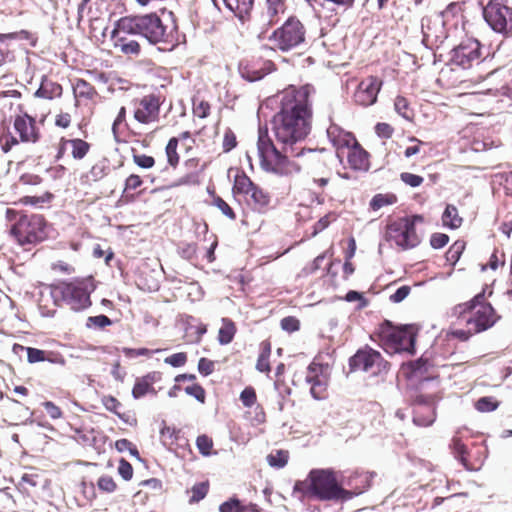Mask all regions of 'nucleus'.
<instances>
[{
	"mask_svg": "<svg viewBox=\"0 0 512 512\" xmlns=\"http://www.w3.org/2000/svg\"><path fill=\"white\" fill-rule=\"evenodd\" d=\"M310 86L290 87L279 94L280 107L272 118L274 142L267 131L259 129L257 152L261 168L280 177H292L301 166L291 160L304 154L299 147L311 131L312 108Z\"/></svg>",
	"mask_w": 512,
	"mask_h": 512,
	"instance_id": "nucleus-1",
	"label": "nucleus"
},
{
	"mask_svg": "<svg viewBox=\"0 0 512 512\" xmlns=\"http://www.w3.org/2000/svg\"><path fill=\"white\" fill-rule=\"evenodd\" d=\"M368 481L367 474L356 473L345 481L342 473L332 469H312L305 480L296 481L293 491L321 501H345L361 494Z\"/></svg>",
	"mask_w": 512,
	"mask_h": 512,
	"instance_id": "nucleus-2",
	"label": "nucleus"
},
{
	"mask_svg": "<svg viewBox=\"0 0 512 512\" xmlns=\"http://www.w3.org/2000/svg\"><path fill=\"white\" fill-rule=\"evenodd\" d=\"M7 218L13 221L10 235L18 245L30 248L47 238V223L42 215L7 209Z\"/></svg>",
	"mask_w": 512,
	"mask_h": 512,
	"instance_id": "nucleus-3",
	"label": "nucleus"
},
{
	"mask_svg": "<svg viewBox=\"0 0 512 512\" xmlns=\"http://www.w3.org/2000/svg\"><path fill=\"white\" fill-rule=\"evenodd\" d=\"M484 296L478 294L468 303H463L455 307L454 312L463 316L466 326L471 328L472 333H480L492 327L496 322V315L493 307L488 303H483Z\"/></svg>",
	"mask_w": 512,
	"mask_h": 512,
	"instance_id": "nucleus-4",
	"label": "nucleus"
},
{
	"mask_svg": "<svg viewBox=\"0 0 512 512\" xmlns=\"http://www.w3.org/2000/svg\"><path fill=\"white\" fill-rule=\"evenodd\" d=\"M128 20L127 24L123 25L125 31H136L151 44L168 41V27L157 14L128 17Z\"/></svg>",
	"mask_w": 512,
	"mask_h": 512,
	"instance_id": "nucleus-5",
	"label": "nucleus"
},
{
	"mask_svg": "<svg viewBox=\"0 0 512 512\" xmlns=\"http://www.w3.org/2000/svg\"><path fill=\"white\" fill-rule=\"evenodd\" d=\"M422 221L420 215L399 218L387 225L385 238L403 250L414 248L420 243L415 225Z\"/></svg>",
	"mask_w": 512,
	"mask_h": 512,
	"instance_id": "nucleus-6",
	"label": "nucleus"
},
{
	"mask_svg": "<svg viewBox=\"0 0 512 512\" xmlns=\"http://www.w3.org/2000/svg\"><path fill=\"white\" fill-rule=\"evenodd\" d=\"M379 336L384 350L389 354L412 353L414 350L415 334L411 328H396L385 322L380 326Z\"/></svg>",
	"mask_w": 512,
	"mask_h": 512,
	"instance_id": "nucleus-7",
	"label": "nucleus"
},
{
	"mask_svg": "<svg viewBox=\"0 0 512 512\" xmlns=\"http://www.w3.org/2000/svg\"><path fill=\"white\" fill-rule=\"evenodd\" d=\"M305 27L296 17H289L284 24L276 29L268 40L275 49L283 52L290 51L305 42Z\"/></svg>",
	"mask_w": 512,
	"mask_h": 512,
	"instance_id": "nucleus-8",
	"label": "nucleus"
},
{
	"mask_svg": "<svg viewBox=\"0 0 512 512\" xmlns=\"http://www.w3.org/2000/svg\"><path fill=\"white\" fill-rule=\"evenodd\" d=\"M86 282L62 283L53 289L55 301L61 299L74 311H82L91 306L90 293Z\"/></svg>",
	"mask_w": 512,
	"mask_h": 512,
	"instance_id": "nucleus-9",
	"label": "nucleus"
},
{
	"mask_svg": "<svg viewBox=\"0 0 512 512\" xmlns=\"http://www.w3.org/2000/svg\"><path fill=\"white\" fill-rule=\"evenodd\" d=\"M483 16L491 29L503 35L512 34V6L503 0H490L484 7Z\"/></svg>",
	"mask_w": 512,
	"mask_h": 512,
	"instance_id": "nucleus-10",
	"label": "nucleus"
},
{
	"mask_svg": "<svg viewBox=\"0 0 512 512\" xmlns=\"http://www.w3.org/2000/svg\"><path fill=\"white\" fill-rule=\"evenodd\" d=\"M14 131L19 135V140L12 134L8 133L0 137L2 149L8 152L19 141L25 143H35L39 140V131L36 127L35 119L27 114L18 115L13 123Z\"/></svg>",
	"mask_w": 512,
	"mask_h": 512,
	"instance_id": "nucleus-11",
	"label": "nucleus"
},
{
	"mask_svg": "<svg viewBox=\"0 0 512 512\" xmlns=\"http://www.w3.org/2000/svg\"><path fill=\"white\" fill-rule=\"evenodd\" d=\"M162 98L156 94H148L134 101V119L143 125H152L159 121Z\"/></svg>",
	"mask_w": 512,
	"mask_h": 512,
	"instance_id": "nucleus-12",
	"label": "nucleus"
},
{
	"mask_svg": "<svg viewBox=\"0 0 512 512\" xmlns=\"http://www.w3.org/2000/svg\"><path fill=\"white\" fill-rule=\"evenodd\" d=\"M128 17H122L116 21L114 29L111 32V41L113 47L125 55L138 56L141 48L137 40L132 39L131 36L138 35L136 31H125V25Z\"/></svg>",
	"mask_w": 512,
	"mask_h": 512,
	"instance_id": "nucleus-13",
	"label": "nucleus"
},
{
	"mask_svg": "<svg viewBox=\"0 0 512 512\" xmlns=\"http://www.w3.org/2000/svg\"><path fill=\"white\" fill-rule=\"evenodd\" d=\"M480 48L481 45L478 40L466 39L451 51L450 61L458 67L468 69L474 63L479 62Z\"/></svg>",
	"mask_w": 512,
	"mask_h": 512,
	"instance_id": "nucleus-14",
	"label": "nucleus"
},
{
	"mask_svg": "<svg viewBox=\"0 0 512 512\" xmlns=\"http://www.w3.org/2000/svg\"><path fill=\"white\" fill-rule=\"evenodd\" d=\"M350 366L355 370H362L377 375L386 369L387 363L381 354L371 348L359 350L351 359Z\"/></svg>",
	"mask_w": 512,
	"mask_h": 512,
	"instance_id": "nucleus-15",
	"label": "nucleus"
},
{
	"mask_svg": "<svg viewBox=\"0 0 512 512\" xmlns=\"http://www.w3.org/2000/svg\"><path fill=\"white\" fill-rule=\"evenodd\" d=\"M329 379V366L312 362L308 368L305 380L310 385V392L314 399L325 397Z\"/></svg>",
	"mask_w": 512,
	"mask_h": 512,
	"instance_id": "nucleus-16",
	"label": "nucleus"
},
{
	"mask_svg": "<svg viewBox=\"0 0 512 512\" xmlns=\"http://www.w3.org/2000/svg\"><path fill=\"white\" fill-rule=\"evenodd\" d=\"M382 82L375 76H369L363 79L354 93V100L361 106H370L377 100Z\"/></svg>",
	"mask_w": 512,
	"mask_h": 512,
	"instance_id": "nucleus-17",
	"label": "nucleus"
},
{
	"mask_svg": "<svg viewBox=\"0 0 512 512\" xmlns=\"http://www.w3.org/2000/svg\"><path fill=\"white\" fill-rule=\"evenodd\" d=\"M327 136L335 148L336 155L340 161L344 158V152L352 145H355L357 141L352 133L345 131L336 124H331L327 128Z\"/></svg>",
	"mask_w": 512,
	"mask_h": 512,
	"instance_id": "nucleus-18",
	"label": "nucleus"
},
{
	"mask_svg": "<svg viewBox=\"0 0 512 512\" xmlns=\"http://www.w3.org/2000/svg\"><path fill=\"white\" fill-rule=\"evenodd\" d=\"M160 441L162 445L170 451L176 450L177 447L187 445V440L181 436V430L167 426L164 421L160 429Z\"/></svg>",
	"mask_w": 512,
	"mask_h": 512,
	"instance_id": "nucleus-19",
	"label": "nucleus"
},
{
	"mask_svg": "<svg viewBox=\"0 0 512 512\" xmlns=\"http://www.w3.org/2000/svg\"><path fill=\"white\" fill-rule=\"evenodd\" d=\"M344 157L351 168L355 170L366 169L368 166V154L356 141L355 145H352L344 152Z\"/></svg>",
	"mask_w": 512,
	"mask_h": 512,
	"instance_id": "nucleus-20",
	"label": "nucleus"
},
{
	"mask_svg": "<svg viewBox=\"0 0 512 512\" xmlns=\"http://www.w3.org/2000/svg\"><path fill=\"white\" fill-rule=\"evenodd\" d=\"M160 380L161 373L159 372H152L141 379H138L132 390L133 397L139 399L150 392L155 394L156 392L154 391L152 384Z\"/></svg>",
	"mask_w": 512,
	"mask_h": 512,
	"instance_id": "nucleus-21",
	"label": "nucleus"
},
{
	"mask_svg": "<svg viewBox=\"0 0 512 512\" xmlns=\"http://www.w3.org/2000/svg\"><path fill=\"white\" fill-rule=\"evenodd\" d=\"M435 421V413L431 406L420 404L416 407L413 422L417 426L427 427Z\"/></svg>",
	"mask_w": 512,
	"mask_h": 512,
	"instance_id": "nucleus-22",
	"label": "nucleus"
},
{
	"mask_svg": "<svg viewBox=\"0 0 512 512\" xmlns=\"http://www.w3.org/2000/svg\"><path fill=\"white\" fill-rule=\"evenodd\" d=\"M223 2L237 17L243 19L251 11L254 0H223Z\"/></svg>",
	"mask_w": 512,
	"mask_h": 512,
	"instance_id": "nucleus-23",
	"label": "nucleus"
},
{
	"mask_svg": "<svg viewBox=\"0 0 512 512\" xmlns=\"http://www.w3.org/2000/svg\"><path fill=\"white\" fill-rule=\"evenodd\" d=\"M236 333V327L232 320L228 318L222 319V326L219 329L218 341L222 345L229 344Z\"/></svg>",
	"mask_w": 512,
	"mask_h": 512,
	"instance_id": "nucleus-24",
	"label": "nucleus"
},
{
	"mask_svg": "<svg viewBox=\"0 0 512 512\" xmlns=\"http://www.w3.org/2000/svg\"><path fill=\"white\" fill-rule=\"evenodd\" d=\"M65 144H69L71 155L76 160L83 159L90 150V144L82 139H69Z\"/></svg>",
	"mask_w": 512,
	"mask_h": 512,
	"instance_id": "nucleus-25",
	"label": "nucleus"
},
{
	"mask_svg": "<svg viewBox=\"0 0 512 512\" xmlns=\"http://www.w3.org/2000/svg\"><path fill=\"white\" fill-rule=\"evenodd\" d=\"M443 225L451 229L459 228L462 224V218L458 215V210L453 205H447L442 215Z\"/></svg>",
	"mask_w": 512,
	"mask_h": 512,
	"instance_id": "nucleus-26",
	"label": "nucleus"
},
{
	"mask_svg": "<svg viewBox=\"0 0 512 512\" xmlns=\"http://www.w3.org/2000/svg\"><path fill=\"white\" fill-rule=\"evenodd\" d=\"M284 10L285 6L282 0H266V15L269 18V24L277 22L278 15Z\"/></svg>",
	"mask_w": 512,
	"mask_h": 512,
	"instance_id": "nucleus-27",
	"label": "nucleus"
},
{
	"mask_svg": "<svg viewBox=\"0 0 512 512\" xmlns=\"http://www.w3.org/2000/svg\"><path fill=\"white\" fill-rule=\"evenodd\" d=\"M395 111L404 119L411 121L414 117L413 109L410 108L408 100L403 96H397L394 101Z\"/></svg>",
	"mask_w": 512,
	"mask_h": 512,
	"instance_id": "nucleus-28",
	"label": "nucleus"
},
{
	"mask_svg": "<svg viewBox=\"0 0 512 512\" xmlns=\"http://www.w3.org/2000/svg\"><path fill=\"white\" fill-rule=\"evenodd\" d=\"M258 209L265 208L269 202H270V196L268 193H266L264 190H262L260 187L255 185L253 189L248 194Z\"/></svg>",
	"mask_w": 512,
	"mask_h": 512,
	"instance_id": "nucleus-29",
	"label": "nucleus"
},
{
	"mask_svg": "<svg viewBox=\"0 0 512 512\" xmlns=\"http://www.w3.org/2000/svg\"><path fill=\"white\" fill-rule=\"evenodd\" d=\"M255 184L245 174L236 175L233 190L236 193L248 195Z\"/></svg>",
	"mask_w": 512,
	"mask_h": 512,
	"instance_id": "nucleus-30",
	"label": "nucleus"
},
{
	"mask_svg": "<svg viewBox=\"0 0 512 512\" xmlns=\"http://www.w3.org/2000/svg\"><path fill=\"white\" fill-rule=\"evenodd\" d=\"M178 141V138L172 137L168 141L165 149L167 161L172 167H176L179 163V155L177 153Z\"/></svg>",
	"mask_w": 512,
	"mask_h": 512,
	"instance_id": "nucleus-31",
	"label": "nucleus"
},
{
	"mask_svg": "<svg viewBox=\"0 0 512 512\" xmlns=\"http://www.w3.org/2000/svg\"><path fill=\"white\" fill-rule=\"evenodd\" d=\"M288 452L283 450H278L275 453H271L267 456V461L270 466L276 468H283L288 462Z\"/></svg>",
	"mask_w": 512,
	"mask_h": 512,
	"instance_id": "nucleus-32",
	"label": "nucleus"
},
{
	"mask_svg": "<svg viewBox=\"0 0 512 512\" xmlns=\"http://www.w3.org/2000/svg\"><path fill=\"white\" fill-rule=\"evenodd\" d=\"M395 201L396 197L394 195L376 194L370 202V207L377 211L384 206L393 204Z\"/></svg>",
	"mask_w": 512,
	"mask_h": 512,
	"instance_id": "nucleus-33",
	"label": "nucleus"
},
{
	"mask_svg": "<svg viewBox=\"0 0 512 512\" xmlns=\"http://www.w3.org/2000/svg\"><path fill=\"white\" fill-rule=\"evenodd\" d=\"M465 248V245L461 241H456L448 251L446 252V259L452 265L456 264V262L460 259V256Z\"/></svg>",
	"mask_w": 512,
	"mask_h": 512,
	"instance_id": "nucleus-34",
	"label": "nucleus"
},
{
	"mask_svg": "<svg viewBox=\"0 0 512 512\" xmlns=\"http://www.w3.org/2000/svg\"><path fill=\"white\" fill-rule=\"evenodd\" d=\"M244 502L236 497H231L219 506V512H241Z\"/></svg>",
	"mask_w": 512,
	"mask_h": 512,
	"instance_id": "nucleus-35",
	"label": "nucleus"
},
{
	"mask_svg": "<svg viewBox=\"0 0 512 512\" xmlns=\"http://www.w3.org/2000/svg\"><path fill=\"white\" fill-rule=\"evenodd\" d=\"M112 321L106 315H98V316H90L87 318L86 327L87 328H105L110 326Z\"/></svg>",
	"mask_w": 512,
	"mask_h": 512,
	"instance_id": "nucleus-36",
	"label": "nucleus"
},
{
	"mask_svg": "<svg viewBox=\"0 0 512 512\" xmlns=\"http://www.w3.org/2000/svg\"><path fill=\"white\" fill-rule=\"evenodd\" d=\"M196 446L203 456H209L213 448V441L207 435H200L196 439Z\"/></svg>",
	"mask_w": 512,
	"mask_h": 512,
	"instance_id": "nucleus-37",
	"label": "nucleus"
},
{
	"mask_svg": "<svg viewBox=\"0 0 512 512\" xmlns=\"http://www.w3.org/2000/svg\"><path fill=\"white\" fill-rule=\"evenodd\" d=\"M210 113V105L207 101L196 100L193 101V114L201 119L206 118Z\"/></svg>",
	"mask_w": 512,
	"mask_h": 512,
	"instance_id": "nucleus-38",
	"label": "nucleus"
},
{
	"mask_svg": "<svg viewBox=\"0 0 512 512\" xmlns=\"http://www.w3.org/2000/svg\"><path fill=\"white\" fill-rule=\"evenodd\" d=\"M240 400L245 407H252L257 400L255 389L246 387L240 394Z\"/></svg>",
	"mask_w": 512,
	"mask_h": 512,
	"instance_id": "nucleus-39",
	"label": "nucleus"
},
{
	"mask_svg": "<svg viewBox=\"0 0 512 512\" xmlns=\"http://www.w3.org/2000/svg\"><path fill=\"white\" fill-rule=\"evenodd\" d=\"M97 486L101 491L107 493H112L117 488L114 479L108 475L101 476L97 481Z\"/></svg>",
	"mask_w": 512,
	"mask_h": 512,
	"instance_id": "nucleus-40",
	"label": "nucleus"
},
{
	"mask_svg": "<svg viewBox=\"0 0 512 512\" xmlns=\"http://www.w3.org/2000/svg\"><path fill=\"white\" fill-rule=\"evenodd\" d=\"M162 349H156V350H149L146 348H139V349H133V348H123L122 352L125 356L129 358H136L138 356H151L154 353L161 352Z\"/></svg>",
	"mask_w": 512,
	"mask_h": 512,
	"instance_id": "nucleus-41",
	"label": "nucleus"
},
{
	"mask_svg": "<svg viewBox=\"0 0 512 512\" xmlns=\"http://www.w3.org/2000/svg\"><path fill=\"white\" fill-rule=\"evenodd\" d=\"M475 406L480 412H491L497 409L498 403L490 397H482L476 402Z\"/></svg>",
	"mask_w": 512,
	"mask_h": 512,
	"instance_id": "nucleus-42",
	"label": "nucleus"
},
{
	"mask_svg": "<svg viewBox=\"0 0 512 512\" xmlns=\"http://www.w3.org/2000/svg\"><path fill=\"white\" fill-rule=\"evenodd\" d=\"M400 179L402 180V182H404L406 185L410 186V187H419L424 179L422 176H419V175H416V174H413V173H409V172H403L400 174Z\"/></svg>",
	"mask_w": 512,
	"mask_h": 512,
	"instance_id": "nucleus-43",
	"label": "nucleus"
},
{
	"mask_svg": "<svg viewBox=\"0 0 512 512\" xmlns=\"http://www.w3.org/2000/svg\"><path fill=\"white\" fill-rule=\"evenodd\" d=\"M74 90L75 93L80 97L91 98L93 95V88L88 82L84 80H78Z\"/></svg>",
	"mask_w": 512,
	"mask_h": 512,
	"instance_id": "nucleus-44",
	"label": "nucleus"
},
{
	"mask_svg": "<svg viewBox=\"0 0 512 512\" xmlns=\"http://www.w3.org/2000/svg\"><path fill=\"white\" fill-rule=\"evenodd\" d=\"M192 496L190 498V502H199L202 500L207 492H208V485L205 483H198L192 487Z\"/></svg>",
	"mask_w": 512,
	"mask_h": 512,
	"instance_id": "nucleus-45",
	"label": "nucleus"
},
{
	"mask_svg": "<svg viewBox=\"0 0 512 512\" xmlns=\"http://www.w3.org/2000/svg\"><path fill=\"white\" fill-rule=\"evenodd\" d=\"M213 204L229 219L234 220L236 215L232 208L222 198L215 197Z\"/></svg>",
	"mask_w": 512,
	"mask_h": 512,
	"instance_id": "nucleus-46",
	"label": "nucleus"
},
{
	"mask_svg": "<svg viewBox=\"0 0 512 512\" xmlns=\"http://www.w3.org/2000/svg\"><path fill=\"white\" fill-rule=\"evenodd\" d=\"M46 352L41 349L28 347L27 348V360L29 363H37L44 362L46 357Z\"/></svg>",
	"mask_w": 512,
	"mask_h": 512,
	"instance_id": "nucleus-47",
	"label": "nucleus"
},
{
	"mask_svg": "<svg viewBox=\"0 0 512 512\" xmlns=\"http://www.w3.org/2000/svg\"><path fill=\"white\" fill-rule=\"evenodd\" d=\"M187 361V355L184 352L175 353L169 357H166L164 362L171 365L172 367H182Z\"/></svg>",
	"mask_w": 512,
	"mask_h": 512,
	"instance_id": "nucleus-48",
	"label": "nucleus"
},
{
	"mask_svg": "<svg viewBox=\"0 0 512 512\" xmlns=\"http://www.w3.org/2000/svg\"><path fill=\"white\" fill-rule=\"evenodd\" d=\"M119 475L126 481L130 480L133 476V467L125 459H121L118 465Z\"/></svg>",
	"mask_w": 512,
	"mask_h": 512,
	"instance_id": "nucleus-49",
	"label": "nucleus"
},
{
	"mask_svg": "<svg viewBox=\"0 0 512 512\" xmlns=\"http://www.w3.org/2000/svg\"><path fill=\"white\" fill-rule=\"evenodd\" d=\"M281 328L287 332H295L299 330L300 322L297 318L288 316L281 320Z\"/></svg>",
	"mask_w": 512,
	"mask_h": 512,
	"instance_id": "nucleus-50",
	"label": "nucleus"
},
{
	"mask_svg": "<svg viewBox=\"0 0 512 512\" xmlns=\"http://www.w3.org/2000/svg\"><path fill=\"white\" fill-rule=\"evenodd\" d=\"M185 392L194 397L196 400L200 401V402H204L205 401V391L204 389L198 385V384H193L191 386H187L185 388Z\"/></svg>",
	"mask_w": 512,
	"mask_h": 512,
	"instance_id": "nucleus-51",
	"label": "nucleus"
},
{
	"mask_svg": "<svg viewBox=\"0 0 512 512\" xmlns=\"http://www.w3.org/2000/svg\"><path fill=\"white\" fill-rule=\"evenodd\" d=\"M133 160L135 164L144 169H149L155 164L154 158L145 154L134 155Z\"/></svg>",
	"mask_w": 512,
	"mask_h": 512,
	"instance_id": "nucleus-52",
	"label": "nucleus"
},
{
	"mask_svg": "<svg viewBox=\"0 0 512 512\" xmlns=\"http://www.w3.org/2000/svg\"><path fill=\"white\" fill-rule=\"evenodd\" d=\"M259 372H270L269 351H262L256 363Z\"/></svg>",
	"mask_w": 512,
	"mask_h": 512,
	"instance_id": "nucleus-53",
	"label": "nucleus"
},
{
	"mask_svg": "<svg viewBox=\"0 0 512 512\" xmlns=\"http://www.w3.org/2000/svg\"><path fill=\"white\" fill-rule=\"evenodd\" d=\"M410 291L411 288L409 286H401L396 290L395 293L390 295L389 299L393 303H400L410 294Z\"/></svg>",
	"mask_w": 512,
	"mask_h": 512,
	"instance_id": "nucleus-54",
	"label": "nucleus"
},
{
	"mask_svg": "<svg viewBox=\"0 0 512 512\" xmlns=\"http://www.w3.org/2000/svg\"><path fill=\"white\" fill-rule=\"evenodd\" d=\"M214 367V362L204 357L200 358L198 362V371L204 376L210 375L214 371Z\"/></svg>",
	"mask_w": 512,
	"mask_h": 512,
	"instance_id": "nucleus-55",
	"label": "nucleus"
},
{
	"mask_svg": "<svg viewBox=\"0 0 512 512\" xmlns=\"http://www.w3.org/2000/svg\"><path fill=\"white\" fill-rule=\"evenodd\" d=\"M449 241V237L444 233H435L431 236L430 244L435 249L444 247Z\"/></svg>",
	"mask_w": 512,
	"mask_h": 512,
	"instance_id": "nucleus-56",
	"label": "nucleus"
},
{
	"mask_svg": "<svg viewBox=\"0 0 512 512\" xmlns=\"http://www.w3.org/2000/svg\"><path fill=\"white\" fill-rule=\"evenodd\" d=\"M43 406H44L47 414L50 416V418L59 419L62 417L61 409L57 405H55L53 402L46 401L43 403Z\"/></svg>",
	"mask_w": 512,
	"mask_h": 512,
	"instance_id": "nucleus-57",
	"label": "nucleus"
},
{
	"mask_svg": "<svg viewBox=\"0 0 512 512\" xmlns=\"http://www.w3.org/2000/svg\"><path fill=\"white\" fill-rule=\"evenodd\" d=\"M394 129L387 123H378L375 126L376 134L381 138H390L393 134Z\"/></svg>",
	"mask_w": 512,
	"mask_h": 512,
	"instance_id": "nucleus-58",
	"label": "nucleus"
},
{
	"mask_svg": "<svg viewBox=\"0 0 512 512\" xmlns=\"http://www.w3.org/2000/svg\"><path fill=\"white\" fill-rule=\"evenodd\" d=\"M237 141L236 136L232 131H227L223 138V150L225 152L231 151L236 147Z\"/></svg>",
	"mask_w": 512,
	"mask_h": 512,
	"instance_id": "nucleus-59",
	"label": "nucleus"
},
{
	"mask_svg": "<svg viewBox=\"0 0 512 512\" xmlns=\"http://www.w3.org/2000/svg\"><path fill=\"white\" fill-rule=\"evenodd\" d=\"M45 361L52 363V364H57L60 366L66 365V360L63 357V355H61L60 353H57V352H52V351L46 352Z\"/></svg>",
	"mask_w": 512,
	"mask_h": 512,
	"instance_id": "nucleus-60",
	"label": "nucleus"
},
{
	"mask_svg": "<svg viewBox=\"0 0 512 512\" xmlns=\"http://www.w3.org/2000/svg\"><path fill=\"white\" fill-rule=\"evenodd\" d=\"M142 185L140 176L131 174L125 181V191L136 190Z\"/></svg>",
	"mask_w": 512,
	"mask_h": 512,
	"instance_id": "nucleus-61",
	"label": "nucleus"
},
{
	"mask_svg": "<svg viewBox=\"0 0 512 512\" xmlns=\"http://www.w3.org/2000/svg\"><path fill=\"white\" fill-rule=\"evenodd\" d=\"M126 118V109L125 107H121L116 119L114 120V123L112 125V131L114 133V136L117 137L118 129L120 125L124 124Z\"/></svg>",
	"mask_w": 512,
	"mask_h": 512,
	"instance_id": "nucleus-62",
	"label": "nucleus"
},
{
	"mask_svg": "<svg viewBox=\"0 0 512 512\" xmlns=\"http://www.w3.org/2000/svg\"><path fill=\"white\" fill-rule=\"evenodd\" d=\"M103 404L107 410L114 413H117V409L120 407L119 401L112 396L104 397Z\"/></svg>",
	"mask_w": 512,
	"mask_h": 512,
	"instance_id": "nucleus-63",
	"label": "nucleus"
},
{
	"mask_svg": "<svg viewBox=\"0 0 512 512\" xmlns=\"http://www.w3.org/2000/svg\"><path fill=\"white\" fill-rule=\"evenodd\" d=\"M503 188L507 195L512 196V172L504 173L502 176Z\"/></svg>",
	"mask_w": 512,
	"mask_h": 512,
	"instance_id": "nucleus-64",
	"label": "nucleus"
}]
</instances>
